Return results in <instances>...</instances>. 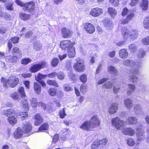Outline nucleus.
Returning a JSON list of instances; mask_svg holds the SVG:
<instances>
[{
  "mask_svg": "<svg viewBox=\"0 0 149 149\" xmlns=\"http://www.w3.org/2000/svg\"><path fill=\"white\" fill-rule=\"evenodd\" d=\"M123 63L125 65L132 67L130 71L131 73L135 74H139V68L141 66L140 61L135 62L132 60H125L123 61Z\"/></svg>",
  "mask_w": 149,
  "mask_h": 149,
  "instance_id": "f257e3e1",
  "label": "nucleus"
},
{
  "mask_svg": "<svg viewBox=\"0 0 149 149\" xmlns=\"http://www.w3.org/2000/svg\"><path fill=\"white\" fill-rule=\"evenodd\" d=\"M121 31L123 38L126 40L129 38L134 40L137 38L138 35V32L137 30H135L129 31L125 27L122 28Z\"/></svg>",
  "mask_w": 149,
  "mask_h": 149,
  "instance_id": "f03ea898",
  "label": "nucleus"
},
{
  "mask_svg": "<svg viewBox=\"0 0 149 149\" xmlns=\"http://www.w3.org/2000/svg\"><path fill=\"white\" fill-rule=\"evenodd\" d=\"M19 80L15 76L10 75L8 79L3 83V85L7 87V84L11 88H13L16 86L19 83Z\"/></svg>",
  "mask_w": 149,
  "mask_h": 149,
  "instance_id": "7ed1b4c3",
  "label": "nucleus"
},
{
  "mask_svg": "<svg viewBox=\"0 0 149 149\" xmlns=\"http://www.w3.org/2000/svg\"><path fill=\"white\" fill-rule=\"evenodd\" d=\"M76 63L74 64L73 68L75 70L79 72H83L85 69L84 62L79 58L76 59Z\"/></svg>",
  "mask_w": 149,
  "mask_h": 149,
  "instance_id": "20e7f679",
  "label": "nucleus"
},
{
  "mask_svg": "<svg viewBox=\"0 0 149 149\" xmlns=\"http://www.w3.org/2000/svg\"><path fill=\"white\" fill-rule=\"evenodd\" d=\"M112 124L118 130H123L125 122L118 117L113 118L111 120Z\"/></svg>",
  "mask_w": 149,
  "mask_h": 149,
  "instance_id": "39448f33",
  "label": "nucleus"
},
{
  "mask_svg": "<svg viewBox=\"0 0 149 149\" xmlns=\"http://www.w3.org/2000/svg\"><path fill=\"white\" fill-rule=\"evenodd\" d=\"M136 135L137 140L136 145H139L140 142L143 141L145 139V133L141 129L137 128L136 129Z\"/></svg>",
  "mask_w": 149,
  "mask_h": 149,
  "instance_id": "423d86ee",
  "label": "nucleus"
},
{
  "mask_svg": "<svg viewBox=\"0 0 149 149\" xmlns=\"http://www.w3.org/2000/svg\"><path fill=\"white\" fill-rule=\"evenodd\" d=\"M47 64V63L42 62L40 64H34L30 68V71L32 72H36L40 70L41 68L45 67Z\"/></svg>",
  "mask_w": 149,
  "mask_h": 149,
  "instance_id": "0eeeda50",
  "label": "nucleus"
},
{
  "mask_svg": "<svg viewBox=\"0 0 149 149\" xmlns=\"http://www.w3.org/2000/svg\"><path fill=\"white\" fill-rule=\"evenodd\" d=\"M103 13V9L100 8L96 7L92 9L90 14L94 17H98L102 15Z\"/></svg>",
  "mask_w": 149,
  "mask_h": 149,
  "instance_id": "6e6552de",
  "label": "nucleus"
},
{
  "mask_svg": "<svg viewBox=\"0 0 149 149\" xmlns=\"http://www.w3.org/2000/svg\"><path fill=\"white\" fill-rule=\"evenodd\" d=\"M93 128H94L100 125V121L98 117L94 116L92 117L89 121Z\"/></svg>",
  "mask_w": 149,
  "mask_h": 149,
  "instance_id": "1a4fd4ad",
  "label": "nucleus"
},
{
  "mask_svg": "<svg viewBox=\"0 0 149 149\" xmlns=\"http://www.w3.org/2000/svg\"><path fill=\"white\" fill-rule=\"evenodd\" d=\"M22 131L24 133H28L30 132L32 129L31 124L28 122H24L22 125Z\"/></svg>",
  "mask_w": 149,
  "mask_h": 149,
  "instance_id": "9d476101",
  "label": "nucleus"
},
{
  "mask_svg": "<svg viewBox=\"0 0 149 149\" xmlns=\"http://www.w3.org/2000/svg\"><path fill=\"white\" fill-rule=\"evenodd\" d=\"M34 3L32 1L26 3H25L23 10L25 11L31 12L34 10Z\"/></svg>",
  "mask_w": 149,
  "mask_h": 149,
  "instance_id": "9b49d317",
  "label": "nucleus"
},
{
  "mask_svg": "<svg viewBox=\"0 0 149 149\" xmlns=\"http://www.w3.org/2000/svg\"><path fill=\"white\" fill-rule=\"evenodd\" d=\"M118 105L117 103H113L109 108L108 111L109 113L111 115L115 114L118 110Z\"/></svg>",
  "mask_w": 149,
  "mask_h": 149,
  "instance_id": "f8f14e48",
  "label": "nucleus"
},
{
  "mask_svg": "<svg viewBox=\"0 0 149 149\" xmlns=\"http://www.w3.org/2000/svg\"><path fill=\"white\" fill-rule=\"evenodd\" d=\"M79 128L84 130L91 131L93 130L89 121H86L83 123Z\"/></svg>",
  "mask_w": 149,
  "mask_h": 149,
  "instance_id": "ddd939ff",
  "label": "nucleus"
},
{
  "mask_svg": "<svg viewBox=\"0 0 149 149\" xmlns=\"http://www.w3.org/2000/svg\"><path fill=\"white\" fill-rule=\"evenodd\" d=\"M84 28L86 31L88 33L92 34L94 33L95 29L94 26L91 24L86 23L84 25Z\"/></svg>",
  "mask_w": 149,
  "mask_h": 149,
  "instance_id": "4468645a",
  "label": "nucleus"
},
{
  "mask_svg": "<svg viewBox=\"0 0 149 149\" xmlns=\"http://www.w3.org/2000/svg\"><path fill=\"white\" fill-rule=\"evenodd\" d=\"M23 133V131L22 130L21 128L18 127L13 133V135L15 139H17L22 137Z\"/></svg>",
  "mask_w": 149,
  "mask_h": 149,
  "instance_id": "2eb2a0df",
  "label": "nucleus"
},
{
  "mask_svg": "<svg viewBox=\"0 0 149 149\" xmlns=\"http://www.w3.org/2000/svg\"><path fill=\"white\" fill-rule=\"evenodd\" d=\"M62 34L64 38H68L71 36L72 32L70 29L63 28L62 29Z\"/></svg>",
  "mask_w": 149,
  "mask_h": 149,
  "instance_id": "dca6fc26",
  "label": "nucleus"
},
{
  "mask_svg": "<svg viewBox=\"0 0 149 149\" xmlns=\"http://www.w3.org/2000/svg\"><path fill=\"white\" fill-rule=\"evenodd\" d=\"M124 103L127 109H131L133 108V104L132 99L129 98L125 99L124 101Z\"/></svg>",
  "mask_w": 149,
  "mask_h": 149,
  "instance_id": "f3484780",
  "label": "nucleus"
},
{
  "mask_svg": "<svg viewBox=\"0 0 149 149\" xmlns=\"http://www.w3.org/2000/svg\"><path fill=\"white\" fill-rule=\"evenodd\" d=\"M123 134L125 135H128L131 136H133L135 134V131L131 127L126 128L123 130Z\"/></svg>",
  "mask_w": 149,
  "mask_h": 149,
  "instance_id": "a211bd4d",
  "label": "nucleus"
},
{
  "mask_svg": "<svg viewBox=\"0 0 149 149\" xmlns=\"http://www.w3.org/2000/svg\"><path fill=\"white\" fill-rule=\"evenodd\" d=\"M72 42L70 40H65L62 41L60 43V47L62 49H68L72 46Z\"/></svg>",
  "mask_w": 149,
  "mask_h": 149,
  "instance_id": "6ab92c4d",
  "label": "nucleus"
},
{
  "mask_svg": "<svg viewBox=\"0 0 149 149\" xmlns=\"http://www.w3.org/2000/svg\"><path fill=\"white\" fill-rule=\"evenodd\" d=\"M47 77V75H42L39 74L37 77H35V78L36 80L39 82L42 86L45 87L46 86V84L42 79L45 78Z\"/></svg>",
  "mask_w": 149,
  "mask_h": 149,
  "instance_id": "aec40b11",
  "label": "nucleus"
},
{
  "mask_svg": "<svg viewBox=\"0 0 149 149\" xmlns=\"http://www.w3.org/2000/svg\"><path fill=\"white\" fill-rule=\"evenodd\" d=\"M6 62L10 63H15L17 62L20 59L17 56H6Z\"/></svg>",
  "mask_w": 149,
  "mask_h": 149,
  "instance_id": "412c9836",
  "label": "nucleus"
},
{
  "mask_svg": "<svg viewBox=\"0 0 149 149\" xmlns=\"http://www.w3.org/2000/svg\"><path fill=\"white\" fill-rule=\"evenodd\" d=\"M2 113L8 117L14 116L15 113L14 110L12 109H9L6 110H3L2 111Z\"/></svg>",
  "mask_w": 149,
  "mask_h": 149,
  "instance_id": "4be33fe9",
  "label": "nucleus"
},
{
  "mask_svg": "<svg viewBox=\"0 0 149 149\" xmlns=\"http://www.w3.org/2000/svg\"><path fill=\"white\" fill-rule=\"evenodd\" d=\"M34 118L35 119L34 124L36 126L39 125L43 122V118L39 114H36Z\"/></svg>",
  "mask_w": 149,
  "mask_h": 149,
  "instance_id": "5701e85b",
  "label": "nucleus"
},
{
  "mask_svg": "<svg viewBox=\"0 0 149 149\" xmlns=\"http://www.w3.org/2000/svg\"><path fill=\"white\" fill-rule=\"evenodd\" d=\"M134 110L135 113L137 115L141 114L143 113V110L141 106L137 104L134 105Z\"/></svg>",
  "mask_w": 149,
  "mask_h": 149,
  "instance_id": "b1692460",
  "label": "nucleus"
},
{
  "mask_svg": "<svg viewBox=\"0 0 149 149\" xmlns=\"http://www.w3.org/2000/svg\"><path fill=\"white\" fill-rule=\"evenodd\" d=\"M107 70L108 72L111 74L115 76L118 75V72L115 67L113 66H109L107 68Z\"/></svg>",
  "mask_w": 149,
  "mask_h": 149,
  "instance_id": "393cba45",
  "label": "nucleus"
},
{
  "mask_svg": "<svg viewBox=\"0 0 149 149\" xmlns=\"http://www.w3.org/2000/svg\"><path fill=\"white\" fill-rule=\"evenodd\" d=\"M131 74L129 75L128 80L130 82L136 84L138 81L139 78L137 76L135 75H136L135 74Z\"/></svg>",
  "mask_w": 149,
  "mask_h": 149,
  "instance_id": "a878e982",
  "label": "nucleus"
},
{
  "mask_svg": "<svg viewBox=\"0 0 149 149\" xmlns=\"http://www.w3.org/2000/svg\"><path fill=\"white\" fill-rule=\"evenodd\" d=\"M13 55H17L18 57L20 58L22 57V53L21 51L17 47H15L12 50Z\"/></svg>",
  "mask_w": 149,
  "mask_h": 149,
  "instance_id": "bb28decb",
  "label": "nucleus"
},
{
  "mask_svg": "<svg viewBox=\"0 0 149 149\" xmlns=\"http://www.w3.org/2000/svg\"><path fill=\"white\" fill-rule=\"evenodd\" d=\"M108 13L111 17L113 18L117 14V11L112 7H109L108 8Z\"/></svg>",
  "mask_w": 149,
  "mask_h": 149,
  "instance_id": "cd10ccee",
  "label": "nucleus"
},
{
  "mask_svg": "<svg viewBox=\"0 0 149 149\" xmlns=\"http://www.w3.org/2000/svg\"><path fill=\"white\" fill-rule=\"evenodd\" d=\"M119 54L120 58L125 59L127 57L128 54L126 49H123L119 51Z\"/></svg>",
  "mask_w": 149,
  "mask_h": 149,
  "instance_id": "c85d7f7f",
  "label": "nucleus"
},
{
  "mask_svg": "<svg viewBox=\"0 0 149 149\" xmlns=\"http://www.w3.org/2000/svg\"><path fill=\"white\" fill-rule=\"evenodd\" d=\"M68 54L70 58L74 57L75 55V48L73 46L71 47L68 49Z\"/></svg>",
  "mask_w": 149,
  "mask_h": 149,
  "instance_id": "c756f323",
  "label": "nucleus"
},
{
  "mask_svg": "<svg viewBox=\"0 0 149 149\" xmlns=\"http://www.w3.org/2000/svg\"><path fill=\"white\" fill-rule=\"evenodd\" d=\"M127 120L129 123L131 125H135L138 122V119L136 117H128L127 118Z\"/></svg>",
  "mask_w": 149,
  "mask_h": 149,
  "instance_id": "7c9ffc66",
  "label": "nucleus"
},
{
  "mask_svg": "<svg viewBox=\"0 0 149 149\" xmlns=\"http://www.w3.org/2000/svg\"><path fill=\"white\" fill-rule=\"evenodd\" d=\"M34 88L35 92L37 94H40L41 91V88L40 85L37 82L34 83Z\"/></svg>",
  "mask_w": 149,
  "mask_h": 149,
  "instance_id": "2f4dec72",
  "label": "nucleus"
},
{
  "mask_svg": "<svg viewBox=\"0 0 149 149\" xmlns=\"http://www.w3.org/2000/svg\"><path fill=\"white\" fill-rule=\"evenodd\" d=\"M104 25L108 29H111L113 28L112 22L109 19H104L103 21Z\"/></svg>",
  "mask_w": 149,
  "mask_h": 149,
  "instance_id": "473e14b6",
  "label": "nucleus"
},
{
  "mask_svg": "<svg viewBox=\"0 0 149 149\" xmlns=\"http://www.w3.org/2000/svg\"><path fill=\"white\" fill-rule=\"evenodd\" d=\"M20 18L24 20H27L30 18V16L29 15L26 13H20L19 15Z\"/></svg>",
  "mask_w": 149,
  "mask_h": 149,
  "instance_id": "72a5a7b5",
  "label": "nucleus"
},
{
  "mask_svg": "<svg viewBox=\"0 0 149 149\" xmlns=\"http://www.w3.org/2000/svg\"><path fill=\"white\" fill-rule=\"evenodd\" d=\"M143 26L145 28L149 29V16H147L144 19Z\"/></svg>",
  "mask_w": 149,
  "mask_h": 149,
  "instance_id": "f704fd0d",
  "label": "nucleus"
},
{
  "mask_svg": "<svg viewBox=\"0 0 149 149\" xmlns=\"http://www.w3.org/2000/svg\"><path fill=\"white\" fill-rule=\"evenodd\" d=\"M10 97L14 100H18L21 99V96L17 92H14L11 95Z\"/></svg>",
  "mask_w": 149,
  "mask_h": 149,
  "instance_id": "c9c22d12",
  "label": "nucleus"
},
{
  "mask_svg": "<svg viewBox=\"0 0 149 149\" xmlns=\"http://www.w3.org/2000/svg\"><path fill=\"white\" fill-rule=\"evenodd\" d=\"M48 128V125L46 123H45L40 127L38 131L39 132H42L44 130H47Z\"/></svg>",
  "mask_w": 149,
  "mask_h": 149,
  "instance_id": "e433bc0d",
  "label": "nucleus"
},
{
  "mask_svg": "<svg viewBox=\"0 0 149 149\" xmlns=\"http://www.w3.org/2000/svg\"><path fill=\"white\" fill-rule=\"evenodd\" d=\"M30 102L31 106L33 107L36 108L38 104L36 99L34 98H31L30 99Z\"/></svg>",
  "mask_w": 149,
  "mask_h": 149,
  "instance_id": "4c0bfd02",
  "label": "nucleus"
},
{
  "mask_svg": "<svg viewBox=\"0 0 149 149\" xmlns=\"http://www.w3.org/2000/svg\"><path fill=\"white\" fill-rule=\"evenodd\" d=\"M8 119L9 123L12 125H14L17 121L16 118L14 116L8 117Z\"/></svg>",
  "mask_w": 149,
  "mask_h": 149,
  "instance_id": "58836bf2",
  "label": "nucleus"
},
{
  "mask_svg": "<svg viewBox=\"0 0 149 149\" xmlns=\"http://www.w3.org/2000/svg\"><path fill=\"white\" fill-rule=\"evenodd\" d=\"M146 54V52L143 49H141L138 51L137 56L138 57L142 58L144 57Z\"/></svg>",
  "mask_w": 149,
  "mask_h": 149,
  "instance_id": "ea45409f",
  "label": "nucleus"
},
{
  "mask_svg": "<svg viewBox=\"0 0 149 149\" xmlns=\"http://www.w3.org/2000/svg\"><path fill=\"white\" fill-rule=\"evenodd\" d=\"M28 113L26 112H23L22 113H20L19 114H18L17 116L20 118L22 119H24L28 117Z\"/></svg>",
  "mask_w": 149,
  "mask_h": 149,
  "instance_id": "a19ab883",
  "label": "nucleus"
},
{
  "mask_svg": "<svg viewBox=\"0 0 149 149\" xmlns=\"http://www.w3.org/2000/svg\"><path fill=\"white\" fill-rule=\"evenodd\" d=\"M126 142L127 144L130 146H133L135 144V141L132 138L127 139Z\"/></svg>",
  "mask_w": 149,
  "mask_h": 149,
  "instance_id": "79ce46f5",
  "label": "nucleus"
},
{
  "mask_svg": "<svg viewBox=\"0 0 149 149\" xmlns=\"http://www.w3.org/2000/svg\"><path fill=\"white\" fill-rule=\"evenodd\" d=\"M31 59L29 58H23L21 61V63L22 64L26 65L30 63L31 61Z\"/></svg>",
  "mask_w": 149,
  "mask_h": 149,
  "instance_id": "37998d69",
  "label": "nucleus"
},
{
  "mask_svg": "<svg viewBox=\"0 0 149 149\" xmlns=\"http://www.w3.org/2000/svg\"><path fill=\"white\" fill-rule=\"evenodd\" d=\"M137 47L134 44H132L130 45L129 47V49L131 52H136L137 50Z\"/></svg>",
  "mask_w": 149,
  "mask_h": 149,
  "instance_id": "c03bdc74",
  "label": "nucleus"
},
{
  "mask_svg": "<svg viewBox=\"0 0 149 149\" xmlns=\"http://www.w3.org/2000/svg\"><path fill=\"white\" fill-rule=\"evenodd\" d=\"M98 143L100 145L103 146L105 145L108 142L107 139L105 138H104L101 140H98Z\"/></svg>",
  "mask_w": 149,
  "mask_h": 149,
  "instance_id": "a18cd8bd",
  "label": "nucleus"
},
{
  "mask_svg": "<svg viewBox=\"0 0 149 149\" xmlns=\"http://www.w3.org/2000/svg\"><path fill=\"white\" fill-rule=\"evenodd\" d=\"M98 140H95L91 146L92 149H97L99 146V143H98Z\"/></svg>",
  "mask_w": 149,
  "mask_h": 149,
  "instance_id": "49530a36",
  "label": "nucleus"
},
{
  "mask_svg": "<svg viewBox=\"0 0 149 149\" xmlns=\"http://www.w3.org/2000/svg\"><path fill=\"white\" fill-rule=\"evenodd\" d=\"M59 63V60L57 58H54L51 62V64L52 66L55 67L57 66Z\"/></svg>",
  "mask_w": 149,
  "mask_h": 149,
  "instance_id": "de8ad7c7",
  "label": "nucleus"
},
{
  "mask_svg": "<svg viewBox=\"0 0 149 149\" xmlns=\"http://www.w3.org/2000/svg\"><path fill=\"white\" fill-rule=\"evenodd\" d=\"M13 3L11 0L10 1L9 3H7L5 5V7L7 9L9 10H12L13 9V7L12 6Z\"/></svg>",
  "mask_w": 149,
  "mask_h": 149,
  "instance_id": "09e8293b",
  "label": "nucleus"
},
{
  "mask_svg": "<svg viewBox=\"0 0 149 149\" xmlns=\"http://www.w3.org/2000/svg\"><path fill=\"white\" fill-rule=\"evenodd\" d=\"M18 91L19 93L20 94V95L22 97H24L26 96L25 93L24 91V88L23 87H19Z\"/></svg>",
  "mask_w": 149,
  "mask_h": 149,
  "instance_id": "8fccbe9b",
  "label": "nucleus"
},
{
  "mask_svg": "<svg viewBox=\"0 0 149 149\" xmlns=\"http://www.w3.org/2000/svg\"><path fill=\"white\" fill-rule=\"evenodd\" d=\"M59 115L60 117L61 118H64L67 115L65 113V108H63L60 111Z\"/></svg>",
  "mask_w": 149,
  "mask_h": 149,
  "instance_id": "3c124183",
  "label": "nucleus"
},
{
  "mask_svg": "<svg viewBox=\"0 0 149 149\" xmlns=\"http://www.w3.org/2000/svg\"><path fill=\"white\" fill-rule=\"evenodd\" d=\"M41 45L37 42H35L33 45V48L36 51H38L41 49Z\"/></svg>",
  "mask_w": 149,
  "mask_h": 149,
  "instance_id": "603ef678",
  "label": "nucleus"
},
{
  "mask_svg": "<svg viewBox=\"0 0 149 149\" xmlns=\"http://www.w3.org/2000/svg\"><path fill=\"white\" fill-rule=\"evenodd\" d=\"M47 83L50 85H53L57 87H58V83L56 81L49 80L47 81Z\"/></svg>",
  "mask_w": 149,
  "mask_h": 149,
  "instance_id": "864d4df0",
  "label": "nucleus"
},
{
  "mask_svg": "<svg viewBox=\"0 0 149 149\" xmlns=\"http://www.w3.org/2000/svg\"><path fill=\"white\" fill-rule=\"evenodd\" d=\"M103 86V87L111 89L112 87L113 84L110 82L108 81L106 82Z\"/></svg>",
  "mask_w": 149,
  "mask_h": 149,
  "instance_id": "5fc2aeb1",
  "label": "nucleus"
},
{
  "mask_svg": "<svg viewBox=\"0 0 149 149\" xmlns=\"http://www.w3.org/2000/svg\"><path fill=\"white\" fill-rule=\"evenodd\" d=\"M21 104L24 107H26V109H29L28 102L25 99H24L21 100Z\"/></svg>",
  "mask_w": 149,
  "mask_h": 149,
  "instance_id": "6e6d98bb",
  "label": "nucleus"
},
{
  "mask_svg": "<svg viewBox=\"0 0 149 149\" xmlns=\"http://www.w3.org/2000/svg\"><path fill=\"white\" fill-rule=\"evenodd\" d=\"M87 77L86 74H83L79 77L80 81L82 83H84L86 82L87 80Z\"/></svg>",
  "mask_w": 149,
  "mask_h": 149,
  "instance_id": "4d7b16f0",
  "label": "nucleus"
},
{
  "mask_svg": "<svg viewBox=\"0 0 149 149\" xmlns=\"http://www.w3.org/2000/svg\"><path fill=\"white\" fill-rule=\"evenodd\" d=\"M63 87L64 89L67 91H71L72 90L71 86L68 84H66L64 85Z\"/></svg>",
  "mask_w": 149,
  "mask_h": 149,
  "instance_id": "13d9d810",
  "label": "nucleus"
},
{
  "mask_svg": "<svg viewBox=\"0 0 149 149\" xmlns=\"http://www.w3.org/2000/svg\"><path fill=\"white\" fill-rule=\"evenodd\" d=\"M70 134V131L68 129L66 128L64 130L63 136H64V138H67L68 136Z\"/></svg>",
  "mask_w": 149,
  "mask_h": 149,
  "instance_id": "bf43d9fd",
  "label": "nucleus"
},
{
  "mask_svg": "<svg viewBox=\"0 0 149 149\" xmlns=\"http://www.w3.org/2000/svg\"><path fill=\"white\" fill-rule=\"evenodd\" d=\"M49 94L52 96H54L56 95V90L54 88H50L48 91Z\"/></svg>",
  "mask_w": 149,
  "mask_h": 149,
  "instance_id": "052dcab7",
  "label": "nucleus"
},
{
  "mask_svg": "<svg viewBox=\"0 0 149 149\" xmlns=\"http://www.w3.org/2000/svg\"><path fill=\"white\" fill-rule=\"evenodd\" d=\"M142 42L144 45H149V36L143 38L142 40Z\"/></svg>",
  "mask_w": 149,
  "mask_h": 149,
  "instance_id": "680f3d73",
  "label": "nucleus"
},
{
  "mask_svg": "<svg viewBox=\"0 0 149 149\" xmlns=\"http://www.w3.org/2000/svg\"><path fill=\"white\" fill-rule=\"evenodd\" d=\"M56 75L57 76L58 79H59L62 80L65 78L64 73L62 72L57 73Z\"/></svg>",
  "mask_w": 149,
  "mask_h": 149,
  "instance_id": "e2e57ef3",
  "label": "nucleus"
},
{
  "mask_svg": "<svg viewBox=\"0 0 149 149\" xmlns=\"http://www.w3.org/2000/svg\"><path fill=\"white\" fill-rule=\"evenodd\" d=\"M134 16V13H131L129 11V14L127 16V19L129 21L130 20H131Z\"/></svg>",
  "mask_w": 149,
  "mask_h": 149,
  "instance_id": "0e129e2a",
  "label": "nucleus"
},
{
  "mask_svg": "<svg viewBox=\"0 0 149 149\" xmlns=\"http://www.w3.org/2000/svg\"><path fill=\"white\" fill-rule=\"evenodd\" d=\"M110 3L112 5L115 6H117L119 4L118 0H109Z\"/></svg>",
  "mask_w": 149,
  "mask_h": 149,
  "instance_id": "69168bd1",
  "label": "nucleus"
},
{
  "mask_svg": "<svg viewBox=\"0 0 149 149\" xmlns=\"http://www.w3.org/2000/svg\"><path fill=\"white\" fill-rule=\"evenodd\" d=\"M19 39V38L18 37H14L11 38V41L13 43H18Z\"/></svg>",
  "mask_w": 149,
  "mask_h": 149,
  "instance_id": "338daca9",
  "label": "nucleus"
},
{
  "mask_svg": "<svg viewBox=\"0 0 149 149\" xmlns=\"http://www.w3.org/2000/svg\"><path fill=\"white\" fill-rule=\"evenodd\" d=\"M87 88L85 86L82 85L80 88V91L81 92L84 93L86 91Z\"/></svg>",
  "mask_w": 149,
  "mask_h": 149,
  "instance_id": "774afa93",
  "label": "nucleus"
}]
</instances>
